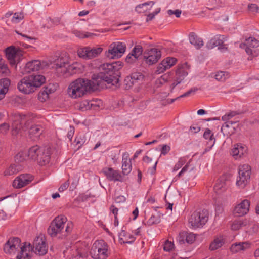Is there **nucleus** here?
I'll return each instance as SVG.
<instances>
[{
  "label": "nucleus",
  "mask_w": 259,
  "mask_h": 259,
  "mask_svg": "<svg viewBox=\"0 0 259 259\" xmlns=\"http://www.w3.org/2000/svg\"><path fill=\"white\" fill-rule=\"evenodd\" d=\"M122 66L120 61L100 65V73L94 74L92 80L78 78L71 82L67 89L68 95L73 99L82 97L88 92L104 88L105 82L117 87Z\"/></svg>",
  "instance_id": "f257e3e1"
},
{
  "label": "nucleus",
  "mask_w": 259,
  "mask_h": 259,
  "mask_svg": "<svg viewBox=\"0 0 259 259\" xmlns=\"http://www.w3.org/2000/svg\"><path fill=\"white\" fill-rule=\"evenodd\" d=\"M12 124V135L16 136L21 133L22 131L29 129V134L31 138L35 140L41 134L43 130L41 126L38 125H31V120L25 115L15 114L13 116Z\"/></svg>",
  "instance_id": "f03ea898"
},
{
  "label": "nucleus",
  "mask_w": 259,
  "mask_h": 259,
  "mask_svg": "<svg viewBox=\"0 0 259 259\" xmlns=\"http://www.w3.org/2000/svg\"><path fill=\"white\" fill-rule=\"evenodd\" d=\"M67 221L66 217L64 215L55 217L48 229V233L51 237L62 239L67 236L72 228Z\"/></svg>",
  "instance_id": "7ed1b4c3"
},
{
  "label": "nucleus",
  "mask_w": 259,
  "mask_h": 259,
  "mask_svg": "<svg viewBox=\"0 0 259 259\" xmlns=\"http://www.w3.org/2000/svg\"><path fill=\"white\" fill-rule=\"evenodd\" d=\"M45 80V77L39 74L25 76L18 82L17 88L21 93L29 94L34 92Z\"/></svg>",
  "instance_id": "20e7f679"
},
{
  "label": "nucleus",
  "mask_w": 259,
  "mask_h": 259,
  "mask_svg": "<svg viewBox=\"0 0 259 259\" xmlns=\"http://www.w3.org/2000/svg\"><path fill=\"white\" fill-rule=\"evenodd\" d=\"M50 148L49 147H40L37 145L31 147L28 150V157L36 160L40 165L48 164L50 159Z\"/></svg>",
  "instance_id": "39448f33"
},
{
  "label": "nucleus",
  "mask_w": 259,
  "mask_h": 259,
  "mask_svg": "<svg viewBox=\"0 0 259 259\" xmlns=\"http://www.w3.org/2000/svg\"><path fill=\"white\" fill-rule=\"evenodd\" d=\"M90 254L95 259H106L108 256L107 243L102 240L96 241L90 249Z\"/></svg>",
  "instance_id": "423d86ee"
},
{
  "label": "nucleus",
  "mask_w": 259,
  "mask_h": 259,
  "mask_svg": "<svg viewBox=\"0 0 259 259\" xmlns=\"http://www.w3.org/2000/svg\"><path fill=\"white\" fill-rule=\"evenodd\" d=\"M238 176L236 179V184L239 188H244L249 183L250 179L251 168L248 164H244L239 166Z\"/></svg>",
  "instance_id": "0eeeda50"
},
{
  "label": "nucleus",
  "mask_w": 259,
  "mask_h": 259,
  "mask_svg": "<svg viewBox=\"0 0 259 259\" xmlns=\"http://www.w3.org/2000/svg\"><path fill=\"white\" fill-rule=\"evenodd\" d=\"M208 220V213L207 210L194 211L189 218L188 223L192 228L202 227Z\"/></svg>",
  "instance_id": "6e6552de"
},
{
  "label": "nucleus",
  "mask_w": 259,
  "mask_h": 259,
  "mask_svg": "<svg viewBox=\"0 0 259 259\" xmlns=\"http://www.w3.org/2000/svg\"><path fill=\"white\" fill-rule=\"evenodd\" d=\"M126 49V45L124 42H113L109 45L106 56L111 59L120 57L125 53Z\"/></svg>",
  "instance_id": "1a4fd4ad"
},
{
  "label": "nucleus",
  "mask_w": 259,
  "mask_h": 259,
  "mask_svg": "<svg viewBox=\"0 0 259 259\" xmlns=\"http://www.w3.org/2000/svg\"><path fill=\"white\" fill-rule=\"evenodd\" d=\"M259 46V41L254 38L249 37L245 39L244 43L240 44L241 48L244 49L246 53L252 57L258 54L257 48Z\"/></svg>",
  "instance_id": "9d476101"
},
{
  "label": "nucleus",
  "mask_w": 259,
  "mask_h": 259,
  "mask_svg": "<svg viewBox=\"0 0 259 259\" xmlns=\"http://www.w3.org/2000/svg\"><path fill=\"white\" fill-rule=\"evenodd\" d=\"M32 250L34 249V251L36 254L39 255H44L47 252L48 245L46 243V239L45 236L40 234L35 237L33 243Z\"/></svg>",
  "instance_id": "9b49d317"
},
{
  "label": "nucleus",
  "mask_w": 259,
  "mask_h": 259,
  "mask_svg": "<svg viewBox=\"0 0 259 259\" xmlns=\"http://www.w3.org/2000/svg\"><path fill=\"white\" fill-rule=\"evenodd\" d=\"M101 47L90 48L85 47L78 49L77 54L80 58L84 59H91L98 56L102 52Z\"/></svg>",
  "instance_id": "f8f14e48"
},
{
  "label": "nucleus",
  "mask_w": 259,
  "mask_h": 259,
  "mask_svg": "<svg viewBox=\"0 0 259 259\" xmlns=\"http://www.w3.org/2000/svg\"><path fill=\"white\" fill-rule=\"evenodd\" d=\"M21 241L17 237H12L8 239L4 245V251L8 254L15 255L19 251Z\"/></svg>",
  "instance_id": "ddd939ff"
},
{
  "label": "nucleus",
  "mask_w": 259,
  "mask_h": 259,
  "mask_svg": "<svg viewBox=\"0 0 259 259\" xmlns=\"http://www.w3.org/2000/svg\"><path fill=\"white\" fill-rule=\"evenodd\" d=\"M161 57V52L158 48H153L145 51L144 58L149 65H153L158 62Z\"/></svg>",
  "instance_id": "4468645a"
},
{
  "label": "nucleus",
  "mask_w": 259,
  "mask_h": 259,
  "mask_svg": "<svg viewBox=\"0 0 259 259\" xmlns=\"http://www.w3.org/2000/svg\"><path fill=\"white\" fill-rule=\"evenodd\" d=\"M70 63L69 55L66 53H62L56 61V66L57 71L61 75L67 74L66 66Z\"/></svg>",
  "instance_id": "2eb2a0df"
},
{
  "label": "nucleus",
  "mask_w": 259,
  "mask_h": 259,
  "mask_svg": "<svg viewBox=\"0 0 259 259\" xmlns=\"http://www.w3.org/2000/svg\"><path fill=\"white\" fill-rule=\"evenodd\" d=\"M22 55L23 53L21 50L16 49L14 46H10L6 49V56L10 63L12 65L17 63Z\"/></svg>",
  "instance_id": "dca6fc26"
},
{
  "label": "nucleus",
  "mask_w": 259,
  "mask_h": 259,
  "mask_svg": "<svg viewBox=\"0 0 259 259\" xmlns=\"http://www.w3.org/2000/svg\"><path fill=\"white\" fill-rule=\"evenodd\" d=\"M230 179L229 175H224L221 177L214 186L215 192L220 194L227 190L230 185Z\"/></svg>",
  "instance_id": "f3484780"
},
{
  "label": "nucleus",
  "mask_w": 259,
  "mask_h": 259,
  "mask_svg": "<svg viewBox=\"0 0 259 259\" xmlns=\"http://www.w3.org/2000/svg\"><path fill=\"white\" fill-rule=\"evenodd\" d=\"M102 172L106 178L111 181L122 182L123 178L119 171L115 170L111 167H104L102 170Z\"/></svg>",
  "instance_id": "a211bd4d"
},
{
  "label": "nucleus",
  "mask_w": 259,
  "mask_h": 259,
  "mask_svg": "<svg viewBox=\"0 0 259 259\" xmlns=\"http://www.w3.org/2000/svg\"><path fill=\"white\" fill-rule=\"evenodd\" d=\"M47 64L45 62H41L39 60H35L28 62L24 68L23 74L30 73L31 72L37 71L43 69Z\"/></svg>",
  "instance_id": "6ab92c4d"
},
{
  "label": "nucleus",
  "mask_w": 259,
  "mask_h": 259,
  "mask_svg": "<svg viewBox=\"0 0 259 259\" xmlns=\"http://www.w3.org/2000/svg\"><path fill=\"white\" fill-rule=\"evenodd\" d=\"M33 179L32 176L30 174H22L15 178L13 186L17 189L21 188L29 184Z\"/></svg>",
  "instance_id": "aec40b11"
},
{
  "label": "nucleus",
  "mask_w": 259,
  "mask_h": 259,
  "mask_svg": "<svg viewBox=\"0 0 259 259\" xmlns=\"http://www.w3.org/2000/svg\"><path fill=\"white\" fill-rule=\"evenodd\" d=\"M250 201L244 199L236 205L234 209V213L238 217L246 214L249 210Z\"/></svg>",
  "instance_id": "412c9836"
},
{
  "label": "nucleus",
  "mask_w": 259,
  "mask_h": 259,
  "mask_svg": "<svg viewBox=\"0 0 259 259\" xmlns=\"http://www.w3.org/2000/svg\"><path fill=\"white\" fill-rule=\"evenodd\" d=\"M196 235L192 232L183 231L179 233L177 238V241L180 244L185 243L192 244L196 240Z\"/></svg>",
  "instance_id": "4be33fe9"
},
{
  "label": "nucleus",
  "mask_w": 259,
  "mask_h": 259,
  "mask_svg": "<svg viewBox=\"0 0 259 259\" xmlns=\"http://www.w3.org/2000/svg\"><path fill=\"white\" fill-rule=\"evenodd\" d=\"M19 249L20 250L18 252L17 259H30L31 258L32 247L30 243H24Z\"/></svg>",
  "instance_id": "5701e85b"
},
{
  "label": "nucleus",
  "mask_w": 259,
  "mask_h": 259,
  "mask_svg": "<svg viewBox=\"0 0 259 259\" xmlns=\"http://www.w3.org/2000/svg\"><path fill=\"white\" fill-rule=\"evenodd\" d=\"M247 148L246 146L240 143L234 145L232 149V154L233 156L237 159L241 157L247 152Z\"/></svg>",
  "instance_id": "b1692460"
},
{
  "label": "nucleus",
  "mask_w": 259,
  "mask_h": 259,
  "mask_svg": "<svg viewBox=\"0 0 259 259\" xmlns=\"http://www.w3.org/2000/svg\"><path fill=\"white\" fill-rule=\"evenodd\" d=\"M132 163L129 155L127 153H124L122 155V174L127 175L132 170Z\"/></svg>",
  "instance_id": "393cba45"
},
{
  "label": "nucleus",
  "mask_w": 259,
  "mask_h": 259,
  "mask_svg": "<svg viewBox=\"0 0 259 259\" xmlns=\"http://www.w3.org/2000/svg\"><path fill=\"white\" fill-rule=\"evenodd\" d=\"M225 38L224 35H217L208 42L206 46L208 49H212L215 47L223 46Z\"/></svg>",
  "instance_id": "a878e982"
},
{
  "label": "nucleus",
  "mask_w": 259,
  "mask_h": 259,
  "mask_svg": "<svg viewBox=\"0 0 259 259\" xmlns=\"http://www.w3.org/2000/svg\"><path fill=\"white\" fill-rule=\"evenodd\" d=\"M250 246V244L248 242L236 243L231 245L230 250L232 253H236L249 248Z\"/></svg>",
  "instance_id": "bb28decb"
},
{
  "label": "nucleus",
  "mask_w": 259,
  "mask_h": 259,
  "mask_svg": "<svg viewBox=\"0 0 259 259\" xmlns=\"http://www.w3.org/2000/svg\"><path fill=\"white\" fill-rule=\"evenodd\" d=\"M225 243V240L222 235H218L214 238L213 240L210 243L209 249L211 251H214L221 248Z\"/></svg>",
  "instance_id": "cd10ccee"
},
{
  "label": "nucleus",
  "mask_w": 259,
  "mask_h": 259,
  "mask_svg": "<svg viewBox=\"0 0 259 259\" xmlns=\"http://www.w3.org/2000/svg\"><path fill=\"white\" fill-rule=\"evenodd\" d=\"M84 70L83 65L79 62H74L68 66L67 73L69 74L81 73Z\"/></svg>",
  "instance_id": "c85d7f7f"
},
{
  "label": "nucleus",
  "mask_w": 259,
  "mask_h": 259,
  "mask_svg": "<svg viewBox=\"0 0 259 259\" xmlns=\"http://www.w3.org/2000/svg\"><path fill=\"white\" fill-rule=\"evenodd\" d=\"M10 84V80L8 78H4L0 80V100L5 97Z\"/></svg>",
  "instance_id": "c756f323"
},
{
  "label": "nucleus",
  "mask_w": 259,
  "mask_h": 259,
  "mask_svg": "<svg viewBox=\"0 0 259 259\" xmlns=\"http://www.w3.org/2000/svg\"><path fill=\"white\" fill-rule=\"evenodd\" d=\"M21 170V166L18 164H12L5 169L4 175L8 177L17 174Z\"/></svg>",
  "instance_id": "7c9ffc66"
},
{
  "label": "nucleus",
  "mask_w": 259,
  "mask_h": 259,
  "mask_svg": "<svg viewBox=\"0 0 259 259\" xmlns=\"http://www.w3.org/2000/svg\"><path fill=\"white\" fill-rule=\"evenodd\" d=\"M189 38L190 42L197 49H199L203 46L202 39L198 37L194 32H191L189 34Z\"/></svg>",
  "instance_id": "2f4dec72"
},
{
  "label": "nucleus",
  "mask_w": 259,
  "mask_h": 259,
  "mask_svg": "<svg viewBox=\"0 0 259 259\" xmlns=\"http://www.w3.org/2000/svg\"><path fill=\"white\" fill-rule=\"evenodd\" d=\"M121 243H131L134 241V238L124 231H122L119 234Z\"/></svg>",
  "instance_id": "473e14b6"
},
{
  "label": "nucleus",
  "mask_w": 259,
  "mask_h": 259,
  "mask_svg": "<svg viewBox=\"0 0 259 259\" xmlns=\"http://www.w3.org/2000/svg\"><path fill=\"white\" fill-rule=\"evenodd\" d=\"M87 251L85 249H77L70 259H85Z\"/></svg>",
  "instance_id": "72a5a7b5"
},
{
  "label": "nucleus",
  "mask_w": 259,
  "mask_h": 259,
  "mask_svg": "<svg viewBox=\"0 0 259 259\" xmlns=\"http://www.w3.org/2000/svg\"><path fill=\"white\" fill-rule=\"evenodd\" d=\"M248 224L246 220L243 221H235L231 225V229L232 230H238Z\"/></svg>",
  "instance_id": "f704fd0d"
},
{
  "label": "nucleus",
  "mask_w": 259,
  "mask_h": 259,
  "mask_svg": "<svg viewBox=\"0 0 259 259\" xmlns=\"http://www.w3.org/2000/svg\"><path fill=\"white\" fill-rule=\"evenodd\" d=\"M161 216V214L159 212H156L153 214L147 221V224L151 226L159 223L160 222Z\"/></svg>",
  "instance_id": "c9c22d12"
},
{
  "label": "nucleus",
  "mask_w": 259,
  "mask_h": 259,
  "mask_svg": "<svg viewBox=\"0 0 259 259\" xmlns=\"http://www.w3.org/2000/svg\"><path fill=\"white\" fill-rule=\"evenodd\" d=\"M155 4V2L153 1H149L148 2L144 3L142 4H140L138 6H137L135 8V11L137 12L138 13H144L145 11H147V9H145L144 7L148 6V5H153Z\"/></svg>",
  "instance_id": "e433bc0d"
},
{
  "label": "nucleus",
  "mask_w": 259,
  "mask_h": 259,
  "mask_svg": "<svg viewBox=\"0 0 259 259\" xmlns=\"http://www.w3.org/2000/svg\"><path fill=\"white\" fill-rule=\"evenodd\" d=\"M15 161L17 162H23L27 159H29L28 157V152L24 151H21L19 152L15 157Z\"/></svg>",
  "instance_id": "4c0bfd02"
},
{
  "label": "nucleus",
  "mask_w": 259,
  "mask_h": 259,
  "mask_svg": "<svg viewBox=\"0 0 259 259\" xmlns=\"http://www.w3.org/2000/svg\"><path fill=\"white\" fill-rule=\"evenodd\" d=\"M170 76L169 74H164L161 76L159 78L156 79L155 84L157 87H160L161 85L169 81Z\"/></svg>",
  "instance_id": "58836bf2"
},
{
  "label": "nucleus",
  "mask_w": 259,
  "mask_h": 259,
  "mask_svg": "<svg viewBox=\"0 0 259 259\" xmlns=\"http://www.w3.org/2000/svg\"><path fill=\"white\" fill-rule=\"evenodd\" d=\"M203 137L205 139L208 140L211 142V144H212V145H213L215 143V138L210 130L208 128L206 129L204 133Z\"/></svg>",
  "instance_id": "ea45409f"
},
{
  "label": "nucleus",
  "mask_w": 259,
  "mask_h": 259,
  "mask_svg": "<svg viewBox=\"0 0 259 259\" xmlns=\"http://www.w3.org/2000/svg\"><path fill=\"white\" fill-rule=\"evenodd\" d=\"M177 61V59L173 57H167L166 59L162 60L164 64H165L167 69L170 68L173 65H174Z\"/></svg>",
  "instance_id": "a19ab883"
},
{
  "label": "nucleus",
  "mask_w": 259,
  "mask_h": 259,
  "mask_svg": "<svg viewBox=\"0 0 259 259\" xmlns=\"http://www.w3.org/2000/svg\"><path fill=\"white\" fill-rule=\"evenodd\" d=\"M229 76V73L226 72L220 71L217 73L215 78L219 81H224Z\"/></svg>",
  "instance_id": "79ce46f5"
},
{
  "label": "nucleus",
  "mask_w": 259,
  "mask_h": 259,
  "mask_svg": "<svg viewBox=\"0 0 259 259\" xmlns=\"http://www.w3.org/2000/svg\"><path fill=\"white\" fill-rule=\"evenodd\" d=\"M143 52V48L140 45L136 46L133 49L131 54H133L134 57H136L138 59V57L141 55Z\"/></svg>",
  "instance_id": "37998d69"
},
{
  "label": "nucleus",
  "mask_w": 259,
  "mask_h": 259,
  "mask_svg": "<svg viewBox=\"0 0 259 259\" xmlns=\"http://www.w3.org/2000/svg\"><path fill=\"white\" fill-rule=\"evenodd\" d=\"M10 73V71L7 65L0 61V73L4 76H8L9 75Z\"/></svg>",
  "instance_id": "c03bdc74"
},
{
  "label": "nucleus",
  "mask_w": 259,
  "mask_h": 259,
  "mask_svg": "<svg viewBox=\"0 0 259 259\" xmlns=\"http://www.w3.org/2000/svg\"><path fill=\"white\" fill-rule=\"evenodd\" d=\"M187 158L186 157H181L175 164L173 168V171H176L182 167L186 163Z\"/></svg>",
  "instance_id": "a18cd8bd"
},
{
  "label": "nucleus",
  "mask_w": 259,
  "mask_h": 259,
  "mask_svg": "<svg viewBox=\"0 0 259 259\" xmlns=\"http://www.w3.org/2000/svg\"><path fill=\"white\" fill-rule=\"evenodd\" d=\"M24 18V15L22 13H15L12 18V22L17 23Z\"/></svg>",
  "instance_id": "49530a36"
},
{
  "label": "nucleus",
  "mask_w": 259,
  "mask_h": 259,
  "mask_svg": "<svg viewBox=\"0 0 259 259\" xmlns=\"http://www.w3.org/2000/svg\"><path fill=\"white\" fill-rule=\"evenodd\" d=\"M132 78L134 84L137 83L139 80L143 79V76L140 73H133L130 76Z\"/></svg>",
  "instance_id": "de8ad7c7"
},
{
  "label": "nucleus",
  "mask_w": 259,
  "mask_h": 259,
  "mask_svg": "<svg viewBox=\"0 0 259 259\" xmlns=\"http://www.w3.org/2000/svg\"><path fill=\"white\" fill-rule=\"evenodd\" d=\"M10 125L8 123H4L0 124V134L5 135L9 131Z\"/></svg>",
  "instance_id": "09e8293b"
},
{
  "label": "nucleus",
  "mask_w": 259,
  "mask_h": 259,
  "mask_svg": "<svg viewBox=\"0 0 259 259\" xmlns=\"http://www.w3.org/2000/svg\"><path fill=\"white\" fill-rule=\"evenodd\" d=\"M132 78L130 76H127L124 79V86L126 89H130L134 84Z\"/></svg>",
  "instance_id": "8fccbe9b"
},
{
  "label": "nucleus",
  "mask_w": 259,
  "mask_h": 259,
  "mask_svg": "<svg viewBox=\"0 0 259 259\" xmlns=\"http://www.w3.org/2000/svg\"><path fill=\"white\" fill-rule=\"evenodd\" d=\"M86 139L85 136L80 134L78 135L75 139V142L76 143V144H83L85 142Z\"/></svg>",
  "instance_id": "3c124183"
},
{
  "label": "nucleus",
  "mask_w": 259,
  "mask_h": 259,
  "mask_svg": "<svg viewBox=\"0 0 259 259\" xmlns=\"http://www.w3.org/2000/svg\"><path fill=\"white\" fill-rule=\"evenodd\" d=\"M167 69H168L167 68L165 64H164L163 62L162 61L159 64H158L157 67L156 72L158 74H160L164 72Z\"/></svg>",
  "instance_id": "603ef678"
},
{
  "label": "nucleus",
  "mask_w": 259,
  "mask_h": 259,
  "mask_svg": "<svg viewBox=\"0 0 259 259\" xmlns=\"http://www.w3.org/2000/svg\"><path fill=\"white\" fill-rule=\"evenodd\" d=\"M174 246V244L171 241L167 240L164 243L163 246V249L165 251L169 252L173 249Z\"/></svg>",
  "instance_id": "864d4df0"
},
{
  "label": "nucleus",
  "mask_w": 259,
  "mask_h": 259,
  "mask_svg": "<svg viewBox=\"0 0 259 259\" xmlns=\"http://www.w3.org/2000/svg\"><path fill=\"white\" fill-rule=\"evenodd\" d=\"M248 9L252 13H257L259 10V7L255 4H250L248 5Z\"/></svg>",
  "instance_id": "5fc2aeb1"
},
{
  "label": "nucleus",
  "mask_w": 259,
  "mask_h": 259,
  "mask_svg": "<svg viewBox=\"0 0 259 259\" xmlns=\"http://www.w3.org/2000/svg\"><path fill=\"white\" fill-rule=\"evenodd\" d=\"M160 8H158L155 10V12L148 15L147 17L146 18V21L148 22L149 21L152 20L154 18L155 16L160 12Z\"/></svg>",
  "instance_id": "6e6d98bb"
},
{
  "label": "nucleus",
  "mask_w": 259,
  "mask_h": 259,
  "mask_svg": "<svg viewBox=\"0 0 259 259\" xmlns=\"http://www.w3.org/2000/svg\"><path fill=\"white\" fill-rule=\"evenodd\" d=\"M137 60L136 57H134L133 54L130 53L125 59V61L130 64L133 63Z\"/></svg>",
  "instance_id": "4d7b16f0"
},
{
  "label": "nucleus",
  "mask_w": 259,
  "mask_h": 259,
  "mask_svg": "<svg viewBox=\"0 0 259 259\" xmlns=\"http://www.w3.org/2000/svg\"><path fill=\"white\" fill-rule=\"evenodd\" d=\"M200 131V127L197 125H193L190 126L189 129L190 133L194 134L198 133Z\"/></svg>",
  "instance_id": "13d9d810"
},
{
  "label": "nucleus",
  "mask_w": 259,
  "mask_h": 259,
  "mask_svg": "<svg viewBox=\"0 0 259 259\" xmlns=\"http://www.w3.org/2000/svg\"><path fill=\"white\" fill-rule=\"evenodd\" d=\"M181 12H182L179 9H177L174 11L172 10H168L167 11V14L169 15H172L174 14L177 18H179L180 17Z\"/></svg>",
  "instance_id": "bf43d9fd"
},
{
  "label": "nucleus",
  "mask_w": 259,
  "mask_h": 259,
  "mask_svg": "<svg viewBox=\"0 0 259 259\" xmlns=\"http://www.w3.org/2000/svg\"><path fill=\"white\" fill-rule=\"evenodd\" d=\"M52 87L53 85L51 84H49L46 87V90L45 91L46 97H48L49 94L53 93L55 91V87H54V88H53Z\"/></svg>",
  "instance_id": "052dcab7"
},
{
  "label": "nucleus",
  "mask_w": 259,
  "mask_h": 259,
  "mask_svg": "<svg viewBox=\"0 0 259 259\" xmlns=\"http://www.w3.org/2000/svg\"><path fill=\"white\" fill-rule=\"evenodd\" d=\"M197 89L196 88L191 89L190 90H189L188 91H187V92H186L185 93H184L183 95L179 96L178 97V98H183V97L189 96L191 94L194 93L196 92V91H197Z\"/></svg>",
  "instance_id": "680f3d73"
},
{
  "label": "nucleus",
  "mask_w": 259,
  "mask_h": 259,
  "mask_svg": "<svg viewBox=\"0 0 259 259\" xmlns=\"http://www.w3.org/2000/svg\"><path fill=\"white\" fill-rule=\"evenodd\" d=\"M73 34L77 37L80 38H85V32L79 31L78 30L73 31Z\"/></svg>",
  "instance_id": "e2e57ef3"
},
{
  "label": "nucleus",
  "mask_w": 259,
  "mask_h": 259,
  "mask_svg": "<svg viewBox=\"0 0 259 259\" xmlns=\"http://www.w3.org/2000/svg\"><path fill=\"white\" fill-rule=\"evenodd\" d=\"M190 161L186 163L184 167L181 169V171L178 174V176L180 177L182 175L188 170V167L189 166Z\"/></svg>",
  "instance_id": "0e129e2a"
},
{
  "label": "nucleus",
  "mask_w": 259,
  "mask_h": 259,
  "mask_svg": "<svg viewBox=\"0 0 259 259\" xmlns=\"http://www.w3.org/2000/svg\"><path fill=\"white\" fill-rule=\"evenodd\" d=\"M69 185V183L68 181H66L64 183H63L59 188V191L60 192H63L64 190H66Z\"/></svg>",
  "instance_id": "69168bd1"
},
{
  "label": "nucleus",
  "mask_w": 259,
  "mask_h": 259,
  "mask_svg": "<svg viewBox=\"0 0 259 259\" xmlns=\"http://www.w3.org/2000/svg\"><path fill=\"white\" fill-rule=\"evenodd\" d=\"M98 36H99V34L96 33H91L89 32H85V38H94L95 37Z\"/></svg>",
  "instance_id": "338daca9"
},
{
  "label": "nucleus",
  "mask_w": 259,
  "mask_h": 259,
  "mask_svg": "<svg viewBox=\"0 0 259 259\" xmlns=\"http://www.w3.org/2000/svg\"><path fill=\"white\" fill-rule=\"evenodd\" d=\"M170 150V147L169 146L164 145L162 146L161 149V154L165 155Z\"/></svg>",
  "instance_id": "774afa93"
}]
</instances>
